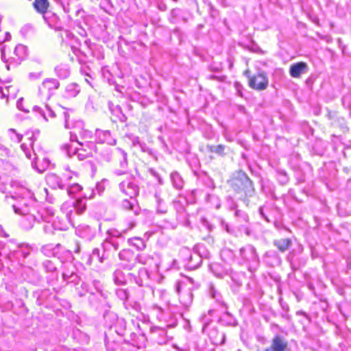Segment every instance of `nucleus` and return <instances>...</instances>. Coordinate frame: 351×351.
<instances>
[{"mask_svg": "<svg viewBox=\"0 0 351 351\" xmlns=\"http://www.w3.org/2000/svg\"><path fill=\"white\" fill-rule=\"evenodd\" d=\"M41 218L43 221L49 222L50 218L54 215L53 209L51 207H46L39 210Z\"/></svg>", "mask_w": 351, "mask_h": 351, "instance_id": "nucleus-50", "label": "nucleus"}, {"mask_svg": "<svg viewBox=\"0 0 351 351\" xmlns=\"http://www.w3.org/2000/svg\"><path fill=\"white\" fill-rule=\"evenodd\" d=\"M114 162L121 168L116 169L114 173L117 176H122L126 174L128 168V154L121 148L114 149Z\"/></svg>", "mask_w": 351, "mask_h": 351, "instance_id": "nucleus-11", "label": "nucleus"}, {"mask_svg": "<svg viewBox=\"0 0 351 351\" xmlns=\"http://www.w3.org/2000/svg\"><path fill=\"white\" fill-rule=\"evenodd\" d=\"M208 293H209V295L213 299L215 300V302L219 304L222 307H224L225 309L227 308L226 307V303L224 302L223 300V297L222 295H221V293L215 289V287L213 285H210L209 286V289H208Z\"/></svg>", "mask_w": 351, "mask_h": 351, "instance_id": "nucleus-37", "label": "nucleus"}, {"mask_svg": "<svg viewBox=\"0 0 351 351\" xmlns=\"http://www.w3.org/2000/svg\"><path fill=\"white\" fill-rule=\"evenodd\" d=\"M171 184L177 190H181L184 187V181L182 176L178 171H173L170 175Z\"/></svg>", "mask_w": 351, "mask_h": 351, "instance_id": "nucleus-35", "label": "nucleus"}, {"mask_svg": "<svg viewBox=\"0 0 351 351\" xmlns=\"http://www.w3.org/2000/svg\"><path fill=\"white\" fill-rule=\"evenodd\" d=\"M42 267L46 273L49 274L47 277L49 284H51L53 281L58 278V271L56 266L50 260H45L42 263Z\"/></svg>", "mask_w": 351, "mask_h": 351, "instance_id": "nucleus-17", "label": "nucleus"}, {"mask_svg": "<svg viewBox=\"0 0 351 351\" xmlns=\"http://www.w3.org/2000/svg\"><path fill=\"white\" fill-rule=\"evenodd\" d=\"M231 189L238 195H241V199L248 205L250 198L255 194V187L253 181L247 173L243 171H235L228 180Z\"/></svg>", "mask_w": 351, "mask_h": 351, "instance_id": "nucleus-1", "label": "nucleus"}, {"mask_svg": "<svg viewBox=\"0 0 351 351\" xmlns=\"http://www.w3.org/2000/svg\"><path fill=\"white\" fill-rule=\"evenodd\" d=\"M76 271V268L73 265V264L71 263H65L63 267L62 271V278L63 280L69 277L72 274V273H75Z\"/></svg>", "mask_w": 351, "mask_h": 351, "instance_id": "nucleus-51", "label": "nucleus"}, {"mask_svg": "<svg viewBox=\"0 0 351 351\" xmlns=\"http://www.w3.org/2000/svg\"><path fill=\"white\" fill-rule=\"evenodd\" d=\"M159 264H160L159 257L156 254H153L151 256L149 261H147V263H146L145 265H147L148 267H149L154 269L158 270Z\"/></svg>", "mask_w": 351, "mask_h": 351, "instance_id": "nucleus-58", "label": "nucleus"}, {"mask_svg": "<svg viewBox=\"0 0 351 351\" xmlns=\"http://www.w3.org/2000/svg\"><path fill=\"white\" fill-rule=\"evenodd\" d=\"M287 347V340L283 336L276 335L271 339V345L268 348L273 351H285Z\"/></svg>", "mask_w": 351, "mask_h": 351, "instance_id": "nucleus-21", "label": "nucleus"}, {"mask_svg": "<svg viewBox=\"0 0 351 351\" xmlns=\"http://www.w3.org/2000/svg\"><path fill=\"white\" fill-rule=\"evenodd\" d=\"M14 55L17 57L15 64H20L27 56V49L26 46L21 44L16 45L14 51Z\"/></svg>", "mask_w": 351, "mask_h": 351, "instance_id": "nucleus-34", "label": "nucleus"}, {"mask_svg": "<svg viewBox=\"0 0 351 351\" xmlns=\"http://www.w3.org/2000/svg\"><path fill=\"white\" fill-rule=\"evenodd\" d=\"M93 259H97L99 263H102L108 258H103V256H105V253L103 252L102 254H100V250L98 248H95L93 250L92 253L90 254Z\"/></svg>", "mask_w": 351, "mask_h": 351, "instance_id": "nucleus-62", "label": "nucleus"}, {"mask_svg": "<svg viewBox=\"0 0 351 351\" xmlns=\"http://www.w3.org/2000/svg\"><path fill=\"white\" fill-rule=\"evenodd\" d=\"M113 280L117 285H125L128 282L132 283L131 279L128 278V273L125 274L120 269H117L113 272Z\"/></svg>", "mask_w": 351, "mask_h": 351, "instance_id": "nucleus-27", "label": "nucleus"}, {"mask_svg": "<svg viewBox=\"0 0 351 351\" xmlns=\"http://www.w3.org/2000/svg\"><path fill=\"white\" fill-rule=\"evenodd\" d=\"M234 215L238 222L241 224L247 223L249 221V217L247 214L242 210L236 209Z\"/></svg>", "mask_w": 351, "mask_h": 351, "instance_id": "nucleus-54", "label": "nucleus"}, {"mask_svg": "<svg viewBox=\"0 0 351 351\" xmlns=\"http://www.w3.org/2000/svg\"><path fill=\"white\" fill-rule=\"evenodd\" d=\"M24 195L25 196V197H23L18 204L12 205L14 213L18 215H27L29 212L28 208L29 206L34 203L36 201L33 193L29 190L25 191Z\"/></svg>", "mask_w": 351, "mask_h": 351, "instance_id": "nucleus-9", "label": "nucleus"}, {"mask_svg": "<svg viewBox=\"0 0 351 351\" xmlns=\"http://www.w3.org/2000/svg\"><path fill=\"white\" fill-rule=\"evenodd\" d=\"M150 289L152 291L153 295L154 296H158L161 300L164 301L165 304H167L168 307V310L171 311V315L169 317V320L167 319V317L165 314L161 315V319L167 322V328H174L177 326L178 322L177 319L175 317V315L171 313L172 308H171V304L168 300V293L165 289H152L151 287Z\"/></svg>", "mask_w": 351, "mask_h": 351, "instance_id": "nucleus-7", "label": "nucleus"}, {"mask_svg": "<svg viewBox=\"0 0 351 351\" xmlns=\"http://www.w3.org/2000/svg\"><path fill=\"white\" fill-rule=\"evenodd\" d=\"M108 182V180L106 179H103L101 182H97L95 185V190L92 192L88 198H92L93 197V194L97 192L99 195H101L106 189V183Z\"/></svg>", "mask_w": 351, "mask_h": 351, "instance_id": "nucleus-56", "label": "nucleus"}, {"mask_svg": "<svg viewBox=\"0 0 351 351\" xmlns=\"http://www.w3.org/2000/svg\"><path fill=\"white\" fill-rule=\"evenodd\" d=\"M22 276L25 280L34 285L38 284L42 280L39 273L30 267L23 268Z\"/></svg>", "mask_w": 351, "mask_h": 351, "instance_id": "nucleus-18", "label": "nucleus"}, {"mask_svg": "<svg viewBox=\"0 0 351 351\" xmlns=\"http://www.w3.org/2000/svg\"><path fill=\"white\" fill-rule=\"evenodd\" d=\"M262 261L266 267L273 268L280 266L282 261L277 251L268 250L263 254Z\"/></svg>", "mask_w": 351, "mask_h": 351, "instance_id": "nucleus-16", "label": "nucleus"}, {"mask_svg": "<svg viewBox=\"0 0 351 351\" xmlns=\"http://www.w3.org/2000/svg\"><path fill=\"white\" fill-rule=\"evenodd\" d=\"M202 262V256L197 252H193L191 258L188 260L187 264L185 265V267L189 270H194L201 265Z\"/></svg>", "mask_w": 351, "mask_h": 351, "instance_id": "nucleus-29", "label": "nucleus"}, {"mask_svg": "<svg viewBox=\"0 0 351 351\" xmlns=\"http://www.w3.org/2000/svg\"><path fill=\"white\" fill-rule=\"evenodd\" d=\"M193 254L190 249L188 247H182L178 253V256L180 260L183 262L184 266L187 264V261L191 258V256Z\"/></svg>", "mask_w": 351, "mask_h": 351, "instance_id": "nucleus-46", "label": "nucleus"}, {"mask_svg": "<svg viewBox=\"0 0 351 351\" xmlns=\"http://www.w3.org/2000/svg\"><path fill=\"white\" fill-rule=\"evenodd\" d=\"M37 293H38V296H37L36 302L38 305H41L43 304L44 301L46 300V298L50 294V290L49 289H43Z\"/></svg>", "mask_w": 351, "mask_h": 351, "instance_id": "nucleus-61", "label": "nucleus"}, {"mask_svg": "<svg viewBox=\"0 0 351 351\" xmlns=\"http://www.w3.org/2000/svg\"><path fill=\"white\" fill-rule=\"evenodd\" d=\"M60 86V82L54 78H47L39 87L38 94L45 99H49Z\"/></svg>", "mask_w": 351, "mask_h": 351, "instance_id": "nucleus-8", "label": "nucleus"}, {"mask_svg": "<svg viewBox=\"0 0 351 351\" xmlns=\"http://www.w3.org/2000/svg\"><path fill=\"white\" fill-rule=\"evenodd\" d=\"M95 134L100 143H106L110 145H114L117 143V140L112 136L110 130L97 129Z\"/></svg>", "mask_w": 351, "mask_h": 351, "instance_id": "nucleus-22", "label": "nucleus"}, {"mask_svg": "<svg viewBox=\"0 0 351 351\" xmlns=\"http://www.w3.org/2000/svg\"><path fill=\"white\" fill-rule=\"evenodd\" d=\"M215 347L214 344L206 339H200L197 343V351H215Z\"/></svg>", "mask_w": 351, "mask_h": 351, "instance_id": "nucleus-42", "label": "nucleus"}, {"mask_svg": "<svg viewBox=\"0 0 351 351\" xmlns=\"http://www.w3.org/2000/svg\"><path fill=\"white\" fill-rule=\"evenodd\" d=\"M127 227L119 230L115 228H110L106 232V238L112 241H117L118 239H124L123 234H126L129 230L133 229L136 225V221L134 219H130L125 221Z\"/></svg>", "mask_w": 351, "mask_h": 351, "instance_id": "nucleus-14", "label": "nucleus"}, {"mask_svg": "<svg viewBox=\"0 0 351 351\" xmlns=\"http://www.w3.org/2000/svg\"><path fill=\"white\" fill-rule=\"evenodd\" d=\"M118 256L122 262V267L127 270H132L136 264V255L130 249H123L121 250Z\"/></svg>", "mask_w": 351, "mask_h": 351, "instance_id": "nucleus-13", "label": "nucleus"}, {"mask_svg": "<svg viewBox=\"0 0 351 351\" xmlns=\"http://www.w3.org/2000/svg\"><path fill=\"white\" fill-rule=\"evenodd\" d=\"M78 235L90 241L95 236V230L88 225H80L77 230Z\"/></svg>", "mask_w": 351, "mask_h": 351, "instance_id": "nucleus-26", "label": "nucleus"}, {"mask_svg": "<svg viewBox=\"0 0 351 351\" xmlns=\"http://www.w3.org/2000/svg\"><path fill=\"white\" fill-rule=\"evenodd\" d=\"M80 89L77 84L71 83L67 85L66 88V93L68 97H75L80 93Z\"/></svg>", "mask_w": 351, "mask_h": 351, "instance_id": "nucleus-49", "label": "nucleus"}, {"mask_svg": "<svg viewBox=\"0 0 351 351\" xmlns=\"http://www.w3.org/2000/svg\"><path fill=\"white\" fill-rule=\"evenodd\" d=\"M46 181L49 187L56 189L64 190L66 183L64 182L63 178L56 173H49L46 176Z\"/></svg>", "mask_w": 351, "mask_h": 351, "instance_id": "nucleus-20", "label": "nucleus"}, {"mask_svg": "<svg viewBox=\"0 0 351 351\" xmlns=\"http://www.w3.org/2000/svg\"><path fill=\"white\" fill-rule=\"evenodd\" d=\"M258 213L267 222H272L280 217V211L274 204H265L259 207Z\"/></svg>", "mask_w": 351, "mask_h": 351, "instance_id": "nucleus-15", "label": "nucleus"}, {"mask_svg": "<svg viewBox=\"0 0 351 351\" xmlns=\"http://www.w3.org/2000/svg\"><path fill=\"white\" fill-rule=\"evenodd\" d=\"M183 215H184V208L182 206H180V210L176 211V219H169L165 220V222L167 223L165 225V228L175 229L178 226V223L180 222H181V221H182L181 218L183 216Z\"/></svg>", "mask_w": 351, "mask_h": 351, "instance_id": "nucleus-38", "label": "nucleus"}, {"mask_svg": "<svg viewBox=\"0 0 351 351\" xmlns=\"http://www.w3.org/2000/svg\"><path fill=\"white\" fill-rule=\"evenodd\" d=\"M29 253L30 251L29 249H24L20 247H17L16 250L10 252L8 256L10 260H12V258H16L20 261L21 258H25L29 254Z\"/></svg>", "mask_w": 351, "mask_h": 351, "instance_id": "nucleus-36", "label": "nucleus"}, {"mask_svg": "<svg viewBox=\"0 0 351 351\" xmlns=\"http://www.w3.org/2000/svg\"><path fill=\"white\" fill-rule=\"evenodd\" d=\"M219 322L223 326H233L235 323V319L229 313L226 312L221 316Z\"/></svg>", "mask_w": 351, "mask_h": 351, "instance_id": "nucleus-48", "label": "nucleus"}, {"mask_svg": "<svg viewBox=\"0 0 351 351\" xmlns=\"http://www.w3.org/2000/svg\"><path fill=\"white\" fill-rule=\"evenodd\" d=\"M210 269L213 274L217 278H223L228 274V269L226 268L221 264L213 263L210 265Z\"/></svg>", "mask_w": 351, "mask_h": 351, "instance_id": "nucleus-32", "label": "nucleus"}, {"mask_svg": "<svg viewBox=\"0 0 351 351\" xmlns=\"http://www.w3.org/2000/svg\"><path fill=\"white\" fill-rule=\"evenodd\" d=\"M75 124H76L75 128H76L77 132L78 133V136L80 137V138L82 140L85 141H88V139L91 138V137H92L91 132H90L87 130H84L83 128L84 123L82 121H76Z\"/></svg>", "mask_w": 351, "mask_h": 351, "instance_id": "nucleus-39", "label": "nucleus"}, {"mask_svg": "<svg viewBox=\"0 0 351 351\" xmlns=\"http://www.w3.org/2000/svg\"><path fill=\"white\" fill-rule=\"evenodd\" d=\"M119 190L123 195L129 197H136L140 191L138 180L132 174H127L126 177L119 183Z\"/></svg>", "mask_w": 351, "mask_h": 351, "instance_id": "nucleus-3", "label": "nucleus"}, {"mask_svg": "<svg viewBox=\"0 0 351 351\" xmlns=\"http://www.w3.org/2000/svg\"><path fill=\"white\" fill-rule=\"evenodd\" d=\"M128 278L132 280V283H135L139 287H150L149 285L150 281V273L145 267H141L137 274L128 273Z\"/></svg>", "mask_w": 351, "mask_h": 351, "instance_id": "nucleus-12", "label": "nucleus"}, {"mask_svg": "<svg viewBox=\"0 0 351 351\" xmlns=\"http://www.w3.org/2000/svg\"><path fill=\"white\" fill-rule=\"evenodd\" d=\"M82 189V187L77 183H66V186L64 189L66 190L69 195L72 196L80 191Z\"/></svg>", "mask_w": 351, "mask_h": 351, "instance_id": "nucleus-55", "label": "nucleus"}, {"mask_svg": "<svg viewBox=\"0 0 351 351\" xmlns=\"http://www.w3.org/2000/svg\"><path fill=\"white\" fill-rule=\"evenodd\" d=\"M58 255H56L63 264L65 263H71L73 258L72 252L70 250H66L62 245L58 244Z\"/></svg>", "mask_w": 351, "mask_h": 351, "instance_id": "nucleus-31", "label": "nucleus"}, {"mask_svg": "<svg viewBox=\"0 0 351 351\" xmlns=\"http://www.w3.org/2000/svg\"><path fill=\"white\" fill-rule=\"evenodd\" d=\"M33 4L34 8L43 15L45 13L49 12L47 11V9L49 6L48 0H35Z\"/></svg>", "mask_w": 351, "mask_h": 351, "instance_id": "nucleus-44", "label": "nucleus"}, {"mask_svg": "<svg viewBox=\"0 0 351 351\" xmlns=\"http://www.w3.org/2000/svg\"><path fill=\"white\" fill-rule=\"evenodd\" d=\"M287 261L289 263L292 270L295 271L299 269L298 265L295 263L294 260V252H290L287 256Z\"/></svg>", "mask_w": 351, "mask_h": 351, "instance_id": "nucleus-64", "label": "nucleus"}, {"mask_svg": "<svg viewBox=\"0 0 351 351\" xmlns=\"http://www.w3.org/2000/svg\"><path fill=\"white\" fill-rule=\"evenodd\" d=\"M115 294L117 297L123 302L125 305H127V301L128 300L130 293L127 289L119 288L115 290ZM127 307V306H125Z\"/></svg>", "mask_w": 351, "mask_h": 351, "instance_id": "nucleus-53", "label": "nucleus"}, {"mask_svg": "<svg viewBox=\"0 0 351 351\" xmlns=\"http://www.w3.org/2000/svg\"><path fill=\"white\" fill-rule=\"evenodd\" d=\"M188 280L192 285L191 287H189L184 292L181 293L184 283L178 282L176 288V292L180 295V301L184 307H189L191 305L193 300V294L192 291L193 289H197L199 287V284L198 282H195L191 278H189Z\"/></svg>", "mask_w": 351, "mask_h": 351, "instance_id": "nucleus-5", "label": "nucleus"}, {"mask_svg": "<svg viewBox=\"0 0 351 351\" xmlns=\"http://www.w3.org/2000/svg\"><path fill=\"white\" fill-rule=\"evenodd\" d=\"M86 196L83 198L76 199L73 204L72 206L77 215L83 214L86 210Z\"/></svg>", "mask_w": 351, "mask_h": 351, "instance_id": "nucleus-41", "label": "nucleus"}, {"mask_svg": "<svg viewBox=\"0 0 351 351\" xmlns=\"http://www.w3.org/2000/svg\"><path fill=\"white\" fill-rule=\"evenodd\" d=\"M100 155L101 158L108 162L114 161V149H111L110 148L104 149L101 151Z\"/></svg>", "mask_w": 351, "mask_h": 351, "instance_id": "nucleus-52", "label": "nucleus"}, {"mask_svg": "<svg viewBox=\"0 0 351 351\" xmlns=\"http://www.w3.org/2000/svg\"><path fill=\"white\" fill-rule=\"evenodd\" d=\"M226 207L230 211H235L238 209V204L232 197L228 196L226 197Z\"/></svg>", "mask_w": 351, "mask_h": 351, "instance_id": "nucleus-63", "label": "nucleus"}, {"mask_svg": "<svg viewBox=\"0 0 351 351\" xmlns=\"http://www.w3.org/2000/svg\"><path fill=\"white\" fill-rule=\"evenodd\" d=\"M308 71V66L304 62H299L291 65L289 69L290 75L295 78H299L301 75L305 74Z\"/></svg>", "mask_w": 351, "mask_h": 351, "instance_id": "nucleus-23", "label": "nucleus"}, {"mask_svg": "<svg viewBox=\"0 0 351 351\" xmlns=\"http://www.w3.org/2000/svg\"><path fill=\"white\" fill-rule=\"evenodd\" d=\"M53 230H65L68 228V225L66 221L60 219L59 217H57L52 223Z\"/></svg>", "mask_w": 351, "mask_h": 351, "instance_id": "nucleus-47", "label": "nucleus"}, {"mask_svg": "<svg viewBox=\"0 0 351 351\" xmlns=\"http://www.w3.org/2000/svg\"><path fill=\"white\" fill-rule=\"evenodd\" d=\"M273 245L280 252L284 253L292 245V241L289 238H281L274 240Z\"/></svg>", "mask_w": 351, "mask_h": 351, "instance_id": "nucleus-28", "label": "nucleus"}, {"mask_svg": "<svg viewBox=\"0 0 351 351\" xmlns=\"http://www.w3.org/2000/svg\"><path fill=\"white\" fill-rule=\"evenodd\" d=\"M121 208L125 210L132 211L136 216L139 214L141 210L136 203V197L123 199L121 203Z\"/></svg>", "mask_w": 351, "mask_h": 351, "instance_id": "nucleus-25", "label": "nucleus"}, {"mask_svg": "<svg viewBox=\"0 0 351 351\" xmlns=\"http://www.w3.org/2000/svg\"><path fill=\"white\" fill-rule=\"evenodd\" d=\"M10 140L14 143H19L23 139V135L16 132V130L10 128L8 130Z\"/></svg>", "mask_w": 351, "mask_h": 351, "instance_id": "nucleus-59", "label": "nucleus"}, {"mask_svg": "<svg viewBox=\"0 0 351 351\" xmlns=\"http://www.w3.org/2000/svg\"><path fill=\"white\" fill-rule=\"evenodd\" d=\"M102 249L105 253V256L103 258H109L111 255H113L119 248V243L118 241H112L109 239H105L103 241Z\"/></svg>", "mask_w": 351, "mask_h": 351, "instance_id": "nucleus-19", "label": "nucleus"}, {"mask_svg": "<svg viewBox=\"0 0 351 351\" xmlns=\"http://www.w3.org/2000/svg\"><path fill=\"white\" fill-rule=\"evenodd\" d=\"M128 243L139 251L143 250L146 247L144 240L140 237L130 238L128 239Z\"/></svg>", "mask_w": 351, "mask_h": 351, "instance_id": "nucleus-43", "label": "nucleus"}, {"mask_svg": "<svg viewBox=\"0 0 351 351\" xmlns=\"http://www.w3.org/2000/svg\"><path fill=\"white\" fill-rule=\"evenodd\" d=\"M154 198L157 204L156 210L158 213L164 214L167 212V206L164 200L161 198L159 193L156 192Z\"/></svg>", "mask_w": 351, "mask_h": 351, "instance_id": "nucleus-45", "label": "nucleus"}, {"mask_svg": "<svg viewBox=\"0 0 351 351\" xmlns=\"http://www.w3.org/2000/svg\"><path fill=\"white\" fill-rule=\"evenodd\" d=\"M244 75L248 78L249 86L256 90H265L269 84V80L265 72L261 71L257 73L251 75L250 71L246 70L244 72Z\"/></svg>", "mask_w": 351, "mask_h": 351, "instance_id": "nucleus-4", "label": "nucleus"}, {"mask_svg": "<svg viewBox=\"0 0 351 351\" xmlns=\"http://www.w3.org/2000/svg\"><path fill=\"white\" fill-rule=\"evenodd\" d=\"M43 18L50 27L56 30H62L60 20L56 14L49 11L44 14Z\"/></svg>", "mask_w": 351, "mask_h": 351, "instance_id": "nucleus-24", "label": "nucleus"}, {"mask_svg": "<svg viewBox=\"0 0 351 351\" xmlns=\"http://www.w3.org/2000/svg\"><path fill=\"white\" fill-rule=\"evenodd\" d=\"M237 263L246 267L247 270L254 276L261 266V258L256 247L250 243L241 246L237 254Z\"/></svg>", "mask_w": 351, "mask_h": 351, "instance_id": "nucleus-2", "label": "nucleus"}, {"mask_svg": "<svg viewBox=\"0 0 351 351\" xmlns=\"http://www.w3.org/2000/svg\"><path fill=\"white\" fill-rule=\"evenodd\" d=\"M56 75L62 80L66 79L71 74V70L69 64H60L54 69Z\"/></svg>", "mask_w": 351, "mask_h": 351, "instance_id": "nucleus-33", "label": "nucleus"}, {"mask_svg": "<svg viewBox=\"0 0 351 351\" xmlns=\"http://www.w3.org/2000/svg\"><path fill=\"white\" fill-rule=\"evenodd\" d=\"M61 149L67 155L68 157L72 158L73 156H76L77 159L80 161L84 160L93 156L92 152L88 151L87 149L84 147L73 148L69 143L63 144L61 146Z\"/></svg>", "mask_w": 351, "mask_h": 351, "instance_id": "nucleus-10", "label": "nucleus"}, {"mask_svg": "<svg viewBox=\"0 0 351 351\" xmlns=\"http://www.w3.org/2000/svg\"><path fill=\"white\" fill-rule=\"evenodd\" d=\"M202 330L207 333L209 341L215 346L222 345L225 343L226 335L223 332H220L213 322H205Z\"/></svg>", "mask_w": 351, "mask_h": 351, "instance_id": "nucleus-6", "label": "nucleus"}, {"mask_svg": "<svg viewBox=\"0 0 351 351\" xmlns=\"http://www.w3.org/2000/svg\"><path fill=\"white\" fill-rule=\"evenodd\" d=\"M111 114L115 116L121 122H125L127 120V117L119 105L116 106L115 108L111 112Z\"/></svg>", "mask_w": 351, "mask_h": 351, "instance_id": "nucleus-57", "label": "nucleus"}, {"mask_svg": "<svg viewBox=\"0 0 351 351\" xmlns=\"http://www.w3.org/2000/svg\"><path fill=\"white\" fill-rule=\"evenodd\" d=\"M221 258L225 261H227L230 259H232L234 258H237V255L234 254V251L230 248H225L222 250L221 252Z\"/></svg>", "mask_w": 351, "mask_h": 351, "instance_id": "nucleus-60", "label": "nucleus"}, {"mask_svg": "<svg viewBox=\"0 0 351 351\" xmlns=\"http://www.w3.org/2000/svg\"><path fill=\"white\" fill-rule=\"evenodd\" d=\"M58 244H47L41 247L40 251L46 256L56 257V255H58Z\"/></svg>", "mask_w": 351, "mask_h": 351, "instance_id": "nucleus-40", "label": "nucleus"}, {"mask_svg": "<svg viewBox=\"0 0 351 351\" xmlns=\"http://www.w3.org/2000/svg\"><path fill=\"white\" fill-rule=\"evenodd\" d=\"M204 201L210 207L219 209L221 207V199L215 193H208L205 195Z\"/></svg>", "mask_w": 351, "mask_h": 351, "instance_id": "nucleus-30", "label": "nucleus"}]
</instances>
